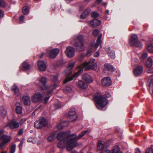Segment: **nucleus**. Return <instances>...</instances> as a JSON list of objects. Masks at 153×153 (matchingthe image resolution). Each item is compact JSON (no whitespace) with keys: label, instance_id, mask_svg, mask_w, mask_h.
<instances>
[{"label":"nucleus","instance_id":"1","mask_svg":"<svg viewBox=\"0 0 153 153\" xmlns=\"http://www.w3.org/2000/svg\"><path fill=\"white\" fill-rule=\"evenodd\" d=\"M95 59H91L88 62H85L82 63L81 65H79L78 68L80 69L78 71L70 77L69 76L71 74V72L69 73V74L66 76L65 79L64 80L63 84H65L72 80L75 77L79 75L82 72L83 68H85V70H87L91 69L96 71L97 68V63L95 62Z\"/></svg>","mask_w":153,"mask_h":153},{"label":"nucleus","instance_id":"2","mask_svg":"<svg viewBox=\"0 0 153 153\" xmlns=\"http://www.w3.org/2000/svg\"><path fill=\"white\" fill-rule=\"evenodd\" d=\"M95 59H91L88 62H85L82 63L81 65H79L78 68L80 69L78 71L70 77L69 76L71 74V72L69 73V74L66 76L65 79L64 80L63 84H65L72 80L75 77L79 75L82 72L83 68H85V70H87L91 69L96 71L97 68V63L95 62Z\"/></svg>","mask_w":153,"mask_h":153},{"label":"nucleus","instance_id":"3","mask_svg":"<svg viewBox=\"0 0 153 153\" xmlns=\"http://www.w3.org/2000/svg\"><path fill=\"white\" fill-rule=\"evenodd\" d=\"M88 132V131L87 130L83 131L78 136L75 134H71L68 141V151H70L75 147L77 144V140L81 138Z\"/></svg>","mask_w":153,"mask_h":153},{"label":"nucleus","instance_id":"4","mask_svg":"<svg viewBox=\"0 0 153 153\" xmlns=\"http://www.w3.org/2000/svg\"><path fill=\"white\" fill-rule=\"evenodd\" d=\"M94 98L95 101L96 106L99 110H102L108 103V101L107 98L101 94L96 95Z\"/></svg>","mask_w":153,"mask_h":153},{"label":"nucleus","instance_id":"5","mask_svg":"<svg viewBox=\"0 0 153 153\" xmlns=\"http://www.w3.org/2000/svg\"><path fill=\"white\" fill-rule=\"evenodd\" d=\"M102 36V35L101 34H100L99 36L97 39L96 43L94 44L92 43L90 44L89 47H91V48L87 51L85 54L83 53L82 54L81 57H89L91 56L92 52V48L94 47L96 48H97L101 44V39Z\"/></svg>","mask_w":153,"mask_h":153},{"label":"nucleus","instance_id":"6","mask_svg":"<svg viewBox=\"0 0 153 153\" xmlns=\"http://www.w3.org/2000/svg\"><path fill=\"white\" fill-rule=\"evenodd\" d=\"M70 132H60L59 133L57 136V138L59 141H62L64 142L65 146H66V149L68 150L67 147L68 145L67 144L68 141L69 140V137L71 136V135H69L70 134Z\"/></svg>","mask_w":153,"mask_h":153},{"label":"nucleus","instance_id":"7","mask_svg":"<svg viewBox=\"0 0 153 153\" xmlns=\"http://www.w3.org/2000/svg\"><path fill=\"white\" fill-rule=\"evenodd\" d=\"M48 123L46 119L43 117H41L35 121L34 123V127L37 129H40L43 127L46 126Z\"/></svg>","mask_w":153,"mask_h":153},{"label":"nucleus","instance_id":"8","mask_svg":"<svg viewBox=\"0 0 153 153\" xmlns=\"http://www.w3.org/2000/svg\"><path fill=\"white\" fill-rule=\"evenodd\" d=\"M77 118V115L76 114L75 110L74 108H71L69 112L68 116V119L71 122H73Z\"/></svg>","mask_w":153,"mask_h":153},{"label":"nucleus","instance_id":"9","mask_svg":"<svg viewBox=\"0 0 153 153\" xmlns=\"http://www.w3.org/2000/svg\"><path fill=\"white\" fill-rule=\"evenodd\" d=\"M43 95L41 93L37 92L36 93L31 97L32 101L34 102L37 103L42 101Z\"/></svg>","mask_w":153,"mask_h":153},{"label":"nucleus","instance_id":"10","mask_svg":"<svg viewBox=\"0 0 153 153\" xmlns=\"http://www.w3.org/2000/svg\"><path fill=\"white\" fill-rule=\"evenodd\" d=\"M4 131H0V140H3L2 142L3 145L8 143L10 140V137L7 136L6 135L3 134Z\"/></svg>","mask_w":153,"mask_h":153},{"label":"nucleus","instance_id":"11","mask_svg":"<svg viewBox=\"0 0 153 153\" xmlns=\"http://www.w3.org/2000/svg\"><path fill=\"white\" fill-rule=\"evenodd\" d=\"M65 53L69 57H71L74 56L75 54V51L73 47L68 46L66 47Z\"/></svg>","mask_w":153,"mask_h":153},{"label":"nucleus","instance_id":"12","mask_svg":"<svg viewBox=\"0 0 153 153\" xmlns=\"http://www.w3.org/2000/svg\"><path fill=\"white\" fill-rule=\"evenodd\" d=\"M38 70L41 71H44L46 69V65L45 62L42 60H39L37 62Z\"/></svg>","mask_w":153,"mask_h":153},{"label":"nucleus","instance_id":"13","mask_svg":"<svg viewBox=\"0 0 153 153\" xmlns=\"http://www.w3.org/2000/svg\"><path fill=\"white\" fill-rule=\"evenodd\" d=\"M101 82L103 86H109L112 84V81L110 77H106L102 79Z\"/></svg>","mask_w":153,"mask_h":153},{"label":"nucleus","instance_id":"14","mask_svg":"<svg viewBox=\"0 0 153 153\" xmlns=\"http://www.w3.org/2000/svg\"><path fill=\"white\" fill-rule=\"evenodd\" d=\"M40 82L42 84V86H40L42 90L44 91L48 88V86L46 84V78L45 77H42L40 80Z\"/></svg>","mask_w":153,"mask_h":153},{"label":"nucleus","instance_id":"15","mask_svg":"<svg viewBox=\"0 0 153 153\" xmlns=\"http://www.w3.org/2000/svg\"><path fill=\"white\" fill-rule=\"evenodd\" d=\"M74 46L76 48V49L79 51H82L85 49L83 43H79L75 40Z\"/></svg>","mask_w":153,"mask_h":153},{"label":"nucleus","instance_id":"16","mask_svg":"<svg viewBox=\"0 0 153 153\" xmlns=\"http://www.w3.org/2000/svg\"><path fill=\"white\" fill-rule=\"evenodd\" d=\"M82 79L87 83L92 82L93 80L91 76L88 74H84L82 75Z\"/></svg>","mask_w":153,"mask_h":153},{"label":"nucleus","instance_id":"17","mask_svg":"<svg viewBox=\"0 0 153 153\" xmlns=\"http://www.w3.org/2000/svg\"><path fill=\"white\" fill-rule=\"evenodd\" d=\"M138 41L137 36L136 35L134 34L131 36L129 43L131 46H133Z\"/></svg>","mask_w":153,"mask_h":153},{"label":"nucleus","instance_id":"18","mask_svg":"<svg viewBox=\"0 0 153 153\" xmlns=\"http://www.w3.org/2000/svg\"><path fill=\"white\" fill-rule=\"evenodd\" d=\"M59 52V50L57 48L52 50L50 52V55L51 57H56Z\"/></svg>","mask_w":153,"mask_h":153},{"label":"nucleus","instance_id":"19","mask_svg":"<svg viewBox=\"0 0 153 153\" xmlns=\"http://www.w3.org/2000/svg\"><path fill=\"white\" fill-rule=\"evenodd\" d=\"M143 71V68L142 66H139L137 67L134 70V74L136 76L140 75Z\"/></svg>","mask_w":153,"mask_h":153},{"label":"nucleus","instance_id":"20","mask_svg":"<svg viewBox=\"0 0 153 153\" xmlns=\"http://www.w3.org/2000/svg\"><path fill=\"white\" fill-rule=\"evenodd\" d=\"M56 87V85H54L52 88L53 89H51L47 92L46 96L44 99V102L45 104H46L47 103L50 97V95L52 93L53 89H55Z\"/></svg>","mask_w":153,"mask_h":153},{"label":"nucleus","instance_id":"21","mask_svg":"<svg viewBox=\"0 0 153 153\" xmlns=\"http://www.w3.org/2000/svg\"><path fill=\"white\" fill-rule=\"evenodd\" d=\"M144 60L145 59L146 61L145 63L146 66L148 68H151L153 65V61L151 58H142Z\"/></svg>","mask_w":153,"mask_h":153},{"label":"nucleus","instance_id":"22","mask_svg":"<svg viewBox=\"0 0 153 153\" xmlns=\"http://www.w3.org/2000/svg\"><path fill=\"white\" fill-rule=\"evenodd\" d=\"M101 23V21L97 19L91 21L89 22V25L93 27H96L99 25Z\"/></svg>","mask_w":153,"mask_h":153},{"label":"nucleus","instance_id":"23","mask_svg":"<svg viewBox=\"0 0 153 153\" xmlns=\"http://www.w3.org/2000/svg\"><path fill=\"white\" fill-rule=\"evenodd\" d=\"M106 149L105 144L103 141H99L97 145V149L99 150H102Z\"/></svg>","mask_w":153,"mask_h":153},{"label":"nucleus","instance_id":"24","mask_svg":"<svg viewBox=\"0 0 153 153\" xmlns=\"http://www.w3.org/2000/svg\"><path fill=\"white\" fill-rule=\"evenodd\" d=\"M8 126L11 128H17L19 126V124L18 122L11 121L9 123Z\"/></svg>","mask_w":153,"mask_h":153},{"label":"nucleus","instance_id":"25","mask_svg":"<svg viewBox=\"0 0 153 153\" xmlns=\"http://www.w3.org/2000/svg\"><path fill=\"white\" fill-rule=\"evenodd\" d=\"M24 104L25 105H29L30 104V97L28 96H24L22 98Z\"/></svg>","mask_w":153,"mask_h":153},{"label":"nucleus","instance_id":"26","mask_svg":"<svg viewBox=\"0 0 153 153\" xmlns=\"http://www.w3.org/2000/svg\"><path fill=\"white\" fill-rule=\"evenodd\" d=\"M78 85L79 87L82 89H86L88 87L87 83H85L81 80H79V81Z\"/></svg>","mask_w":153,"mask_h":153},{"label":"nucleus","instance_id":"27","mask_svg":"<svg viewBox=\"0 0 153 153\" xmlns=\"http://www.w3.org/2000/svg\"><path fill=\"white\" fill-rule=\"evenodd\" d=\"M104 66L106 70L111 71L113 72L114 71V68L111 65L108 63H106L104 64Z\"/></svg>","mask_w":153,"mask_h":153},{"label":"nucleus","instance_id":"28","mask_svg":"<svg viewBox=\"0 0 153 153\" xmlns=\"http://www.w3.org/2000/svg\"><path fill=\"white\" fill-rule=\"evenodd\" d=\"M74 40L75 42V40L78 41V42L83 43L84 38L82 35H80V36H75L74 38Z\"/></svg>","mask_w":153,"mask_h":153},{"label":"nucleus","instance_id":"29","mask_svg":"<svg viewBox=\"0 0 153 153\" xmlns=\"http://www.w3.org/2000/svg\"><path fill=\"white\" fill-rule=\"evenodd\" d=\"M91 11V9L88 8L85 10L81 14L80 16V18L84 19L86 17V16Z\"/></svg>","mask_w":153,"mask_h":153},{"label":"nucleus","instance_id":"30","mask_svg":"<svg viewBox=\"0 0 153 153\" xmlns=\"http://www.w3.org/2000/svg\"><path fill=\"white\" fill-rule=\"evenodd\" d=\"M68 125V122L66 121L62 122L57 126V128L59 129H61L64 127L67 126Z\"/></svg>","mask_w":153,"mask_h":153},{"label":"nucleus","instance_id":"31","mask_svg":"<svg viewBox=\"0 0 153 153\" xmlns=\"http://www.w3.org/2000/svg\"><path fill=\"white\" fill-rule=\"evenodd\" d=\"M56 137V133H53L51 134L48 138L47 140L49 142L53 141Z\"/></svg>","mask_w":153,"mask_h":153},{"label":"nucleus","instance_id":"32","mask_svg":"<svg viewBox=\"0 0 153 153\" xmlns=\"http://www.w3.org/2000/svg\"><path fill=\"white\" fill-rule=\"evenodd\" d=\"M12 91L14 92V94L16 96H17L19 94V90L18 88L16 85H14L13 86L12 89Z\"/></svg>","mask_w":153,"mask_h":153},{"label":"nucleus","instance_id":"33","mask_svg":"<svg viewBox=\"0 0 153 153\" xmlns=\"http://www.w3.org/2000/svg\"><path fill=\"white\" fill-rule=\"evenodd\" d=\"M111 153H123L120 150L119 147L118 146H114L112 149Z\"/></svg>","mask_w":153,"mask_h":153},{"label":"nucleus","instance_id":"34","mask_svg":"<svg viewBox=\"0 0 153 153\" xmlns=\"http://www.w3.org/2000/svg\"><path fill=\"white\" fill-rule=\"evenodd\" d=\"M22 67L25 70H29L31 68V66L26 62H24L22 63Z\"/></svg>","mask_w":153,"mask_h":153},{"label":"nucleus","instance_id":"35","mask_svg":"<svg viewBox=\"0 0 153 153\" xmlns=\"http://www.w3.org/2000/svg\"><path fill=\"white\" fill-rule=\"evenodd\" d=\"M153 45L148 43L146 45V48L151 53H153Z\"/></svg>","mask_w":153,"mask_h":153},{"label":"nucleus","instance_id":"36","mask_svg":"<svg viewBox=\"0 0 153 153\" xmlns=\"http://www.w3.org/2000/svg\"><path fill=\"white\" fill-rule=\"evenodd\" d=\"M29 8L28 7L25 6L23 7L22 9V11L24 14H27L29 13Z\"/></svg>","mask_w":153,"mask_h":153},{"label":"nucleus","instance_id":"37","mask_svg":"<svg viewBox=\"0 0 153 153\" xmlns=\"http://www.w3.org/2000/svg\"><path fill=\"white\" fill-rule=\"evenodd\" d=\"M37 140V138H33V137H30L27 140L28 142H31L33 143H36Z\"/></svg>","mask_w":153,"mask_h":153},{"label":"nucleus","instance_id":"38","mask_svg":"<svg viewBox=\"0 0 153 153\" xmlns=\"http://www.w3.org/2000/svg\"><path fill=\"white\" fill-rule=\"evenodd\" d=\"M0 112L2 115L4 116L6 114V111L3 106L0 107Z\"/></svg>","mask_w":153,"mask_h":153},{"label":"nucleus","instance_id":"39","mask_svg":"<svg viewBox=\"0 0 153 153\" xmlns=\"http://www.w3.org/2000/svg\"><path fill=\"white\" fill-rule=\"evenodd\" d=\"M64 142L62 141H60L57 143V146L59 148H62L64 147Z\"/></svg>","mask_w":153,"mask_h":153},{"label":"nucleus","instance_id":"40","mask_svg":"<svg viewBox=\"0 0 153 153\" xmlns=\"http://www.w3.org/2000/svg\"><path fill=\"white\" fill-rule=\"evenodd\" d=\"M134 45L136 47L139 48H142L143 46L142 43L138 41Z\"/></svg>","mask_w":153,"mask_h":153},{"label":"nucleus","instance_id":"41","mask_svg":"<svg viewBox=\"0 0 153 153\" xmlns=\"http://www.w3.org/2000/svg\"><path fill=\"white\" fill-rule=\"evenodd\" d=\"M99 13L96 12H93L91 13V16L94 18H96L99 16Z\"/></svg>","mask_w":153,"mask_h":153},{"label":"nucleus","instance_id":"42","mask_svg":"<svg viewBox=\"0 0 153 153\" xmlns=\"http://www.w3.org/2000/svg\"><path fill=\"white\" fill-rule=\"evenodd\" d=\"M108 56L110 57H113L115 56V53L114 51H112L110 53H108Z\"/></svg>","mask_w":153,"mask_h":153},{"label":"nucleus","instance_id":"43","mask_svg":"<svg viewBox=\"0 0 153 153\" xmlns=\"http://www.w3.org/2000/svg\"><path fill=\"white\" fill-rule=\"evenodd\" d=\"M16 146L15 145H12L10 148V153H14L15 151Z\"/></svg>","mask_w":153,"mask_h":153},{"label":"nucleus","instance_id":"44","mask_svg":"<svg viewBox=\"0 0 153 153\" xmlns=\"http://www.w3.org/2000/svg\"><path fill=\"white\" fill-rule=\"evenodd\" d=\"M6 5V3L3 0H0V7H4Z\"/></svg>","mask_w":153,"mask_h":153},{"label":"nucleus","instance_id":"45","mask_svg":"<svg viewBox=\"0 0 153 153\" xmlns=\"http://www.w3.org/2000/svg\"><path fill=\"white\" fill-rule=\"evenodd\" d=\"M16 113L18 114H20L22 111V108L21 107H18L16 108Z\"/></svg>","mask_w":153,"mask_h":153},{"label":"nucleus","instance_id":"46","mask_svg":"<svg viewBox=\"0 0 153 153\" xmlns=\"http://www.w3.org/2000/svg\"><path fill=\"white\" fill-rule=\"evenodd\" d=\"M99 33V30L97 29H95L93 31V34L94 36H97Z\"/></svg>","mask_w":153,"mask_h":153},{"label":"nucleus","instance_id":"47","mask_svg":"<svg viewBox=\"0 0 153 153\" xmlns=\"http://www.w3.org/2000/svg\"><path fill=\"white\" fill-rule=\"evenodd\" d=\"M75 64L74 62H73L70 64L68 66V69L69 70H71L72 68L74 66Z\"/></svg>","mask_w":153,"mask_h":153},{"label":"nucleus","instance_id":"48","mask_svg":"<svg viewBox=\"0 0 153 153\" xmlns=\"http://www.w3.org/2000/svg\"><path fill=\"white\" fill-rule=\"evenodd\" d=\"M110 151L107 148L106 149H104L103 150H102L101 152H100V153H110Z\"/></svg>","mask_w":153,"mask_h":153},{"label":"nucleus","instance_id":"49","mask_svg":"<svg viewBox=\"0 0 153 153\" xmlns=\"http://www.w3.org/2000/svg\"><path fill=\"white\" fill-rule=\"evenodd\" d=\"M58 76V75H57L53 76L52 78V80L54 82L56 81L57 79Z\"/></svg>","mask_w":153,"mask_h":153},{"label":"nucleus","instance_id":"50","mask_svg":"<svg viewBox=\"0 0 153 153\" xmlns=\"http://www.w3.org/2000/svg\"><path fill=\"white\" fill-rule=\"evenodd\" d=\"M66 63V62L63 60L59 61L58 62V64L60 65H63Z\"/></svg>","mask_w":153,"mask_h":153},{"label":"nucleus","instance_id":"51","mask_svg":"<svg viewBox=\"0 0 153 153\" xmlns=\"http://www.w3.org/2000/svg\"><path fill=\"white\" fill-rule=\"evenodd\" d=\"M66 90L67 92L69 93L71 92L72 91L71 88L69 87H67L66 88Z\"/></svg>","mask_w":153,"mask_h":153},{"label":"nucleus","instance_id":"52","mask_svg":"<svg viewBox=\"0 0 153 153\" xmlns=\"http://www.w3.org/2000/svg\"><path fill=\"white\" fill-rule=\"evenodd\" d=\"M147 72L148 73H153V67L148 70Z\"/></svg>","mask_w":153,"mask_h":153},{"label":"nucleus","instance_id":"53","mask_svg":"<svg viewBox=\"0 0 153 153\" xmlns=\"http://www.w3.org/2000/svg\"><path fill=\"white\" fill-rule=\"evenodd\" d=\"M148 56V53L146 52H144L142 55V57H147Z\"/></svg>","mask_w":153,"mask_h":153},{"label":"nucleus","instance_id":"54","mask_svg":"<svg viewBox=\"0 0 153 153\" xmlns=\"http://www.w3.org/2000/svg\"><path fill=\"white\" fill-rule=\"evenodd\" d=\"M43 56H47V54L44 52H42V53L39 57H42Z\"/></svg>","mask_w":153,"mask_h":153},{"label":"nucleus","instance_id":"55","mask_svg":"<svg viewBox=\"0 0 153 153\" xmlns=\"http://www.w3.org/2000/svg\"><path fill=\"white\" fill-rule=\"evenodd\" d=\"M25 18V16L23 15H22L20 17L19 20L21 22H23L24 21Z\"/></svg>","mask_w":153,"mask_h":153},{"label":"nucleus","instance_id":"56","mask_svg":"<svg viewBox=\"0 0 153 153\" xmlns=\"http://www.w3.org/2000/svg\"><path fill=\"white\" fill-rule=\"evenodd\" d=\"M4 16V13L0 9V17L2 18Z\"/></svg>","mask_w":153,"mask_h":153},{"label":"nucleus","instance_id":"57","mask_svg":"<svg viewBox=\"0 0 153 153\" xmlns=\"http://www.w3.org/2000/svg\"><path fill=\"white\" fill-rule=\"evenodd\" d=\"M99 52L97 51L94 54V56L95 57H97L99 56Z\"/></svg>","mask_w":153,"mask_h":153},{"label":"nucleus","instance_id":"58","mask_svg":"<svg viewBox=\"0 0 153 153\" xmlns=\"http://www.w3.org/2000/svg\"><path fill=\"white\" fill-rule=\"evenodd\" d=\"M133 60L137 63H139V61L137 58H134V59H133Z\"/></svg>","mask_w":153,"mask_h":153},{"label":"nucleus","instance_id":"59","mask_svg":"<svg viewBox=\"0 0 153 153\" xmlns=\"http://www.w3.org/2000/svg\"><path fill=\"white\" fill-rule=\"evenodd\" d=\"M105 50L107 52H108L110 51V48L108 46H106L105 48Z\"/></svg>","mask_w":153,"mask_h":153},{"label":"nucleus","instance_id":"60","mask_svg":"<svg viewBox=\"0 0 153 153\" xmlns=\"http://www.w3.org/2000/svg\"><path fill=\"white\" fill-rule=\"evenodd\" d=\"M23 141H22L20 144H19V147L20 149H21L22 148L23 144Z\"/></svg>","mask_w":153,"mask_h":153},{"label":"nucleus","instance_id":"61","mask_svg":"<svg viewBox=\"0 0 153 153\" xmlns=\"http://www.w3.org/2000/svg\"><path fill=\"white\" fill-rule=\"evenodd\" d=\"M135 153H141V152L138 148H136L135 149Z\"/></svg>","mask_w":153,"mask_h":153},{"label":"nucleus","instance_id":"62","mask_svg":"<svg viewBox=\"0 0 153 153\" xmlns=\"http://www.w3.org/2000/svg\"><path fill=\"white\" fill-rule=\"evenodd\" d=\"M145 153H152L150 151V149H147Z\"/></svg>","mask_w":153,"mask_h":153},{"label":"nucleus","instance_id":"63","mask_svg":"<svg viewBox=\"0 0 153 153\" xmlns=\"http://www.w3.org/2000/svg\"><path fill=\"white\" fill-rule=\"evenodd\" d=\"M23 133V130H20L18 132V134L19 135H21Z\"/></svg>","mask_w":153,"mask_h":153},{"label":"nucleus","instance_id":"64","mask_svg":"<svg viewBox=\"0 0 153 153\" xmlns=\"http://www.w3.org/2000/svg\"><path fill=\"white\" fill-rule=\"evenodd\" d=\"M148 149H150V151L152 153H153V145L151 146V147Z\"/></svg>","mask_w":153,"mask_h":153}]
</instances>
